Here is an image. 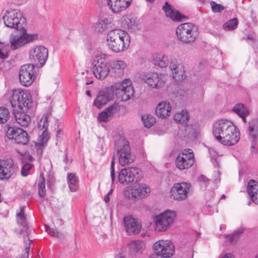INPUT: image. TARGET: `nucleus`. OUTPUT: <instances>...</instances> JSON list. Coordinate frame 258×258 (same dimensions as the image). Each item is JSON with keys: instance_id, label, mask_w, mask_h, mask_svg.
Segmentation results:
<instances>
[{"instance_id": "f257e3e1", "label": "nucleus", "mask_w": 258, "mask_h": 258, "mask_svg": "<svg viewBox=\"0 0 258 258\" xmlns=\"http://www.w3.org/2000/svg\"><path fill=\"white\" fill-rule=\"evenodd\" d=\"M10 102L13 107L18 108V109H15L13 111L17 122L22 126H27L31 119L30 116L27 115L25 111L31 107L32 103L30 93L21 89L14 90Z\"/></svg>"}, {"instance_id": "f03ea898", "label": "nucleus", "mask_w": 258, "mask_h": 258, "mask_svg": "<svg viewBox=\"0 0 258 258\" xmlns=\"http://www.w3.org/2000/svg\"><path fill=\"white\" fill-rule=\"evenodd\" d=\"M213 134L216 140L225 146H233L240 139L238 128L226 119L219 120L214 124Z\"/></svg>"}, {"instance_id": "7ed1b4c3", "label": "nucleus", "mask_w": 258, "mask_h": 258, "mask_svg": "<svg viewBox=\"0 0 258 258\" xmlns=\"http://www.w3.org/2000/svg\"><path fill=\"white\" fill-rule=\"evenodd\" d=\"M107 40L109 48L115 53L126 49L131 43V37L128 33L119 29L109 31Z\"/></svg>"}, {"instance_id": "20e7f679", "label": "nucleus", "mask_w": 258, "mask_h": 258, "mask_svg": "<svg viewBox=\"0 0 258 258\" xmlns=\"http://www.w3.org/2000/svg\"><path fill=\"white\" fill-rule=\"evenodd\" d=\"M176 34L177 38L182 43L189 44L194 42L197 39L198 35V28L193 23H183L177 27Z\"/></svg>"}, {"instance_id": "39448f33", "label": "nucleus", "mask_w": 258, "mask_h": 258, "mask_svg": "<svg viewBox=\"0 0 258 258\" xmlns=\"http://www.w3.org/2000/svg\"><path fill=\"white\" fill-rule=\"evenodd\" d=\"M115 149L119 155V162L121 166L128 165L135 161V157L132 155L128 142L123 138H120L115 142Z\"/></svg>"}, {"instance_id": "423d86ee", "label": "nucleus", "mask_w": 258, "mask_h": 258, "mask_svg": "<svg viewBox=\"0 0 258 258\" xmlns=\"http://www.w3.org/2000/svg\"><path fill=\"white\" fill-rule=\"evenodd\" d=\"M114 88L117 98L121 101H127L134 96V89L130 79H125L121 83L114 85Z\"/></svg>"}, {"instance_id": "0eeeda50", "label": "nucleus", "mask_w": 258, "mask_h": 258, "mask_svg": "<svg viewBox=\"0 0 258 258\" xmlns=\"http://www.w3.org/2000/svg\"><path fill=\"white\" fill-rule=\"evenodd\" d=\"M5 25L11 28L18 30L25 29V19L22 15L16 10L7 11L3 16Z\"/></svg>"}, {"instance_id": "6e6552de", "label": "nucleus", "mask_w": 258, "mask_h": 258, "mask_svg": "<svg viewBox=\"0 0 258 258\" xmlns=\"http://www.w3.org/2000/svg\"><path fill=\"white\" fill-rule=\"evenodd\" d=\"M143 177L141 170L137 167L124 168L119 173L118 179L123 185L139 181Z\"/></svg>"}, {"instance_id": "1a4fd4ad", "label": "nucleus", "mask_w": 258, "mask_h": 258, "mask_svg": "<svg viewBox=\"0 0 258 258\" xmlns=\"http://www.w3.org/2000/svg\"><path fill=\"white\" fill-rule=\"evenodd\" d=\"M18 34L14 35L11 34L10 38L11 48L13 50L17 49L26 44L38 39V34H28L25 29L19 30Z\"/></svg>"}, {"instance_id": "9d476101", "label": "nucleus", "mask_w": 258, "mask_h": 258, "mask_svg": "<svg viewBox=\"0 0 258 258\" xmlns=\"http://www.w3.org/2000/svg\"><path fill=\"white\" fill-rule=\"evenodd\" d=\"M48 56V50L42 45H37L29 51V58L31 62L37 67H42L46 62Z\"/></svg>"}, {"instance_id": "9b49d317", "label": "nucleus", "mask_w": 258, "mask_h": 258, "mask_svg": "<svg viewBox=\"0 0 258 258\" xmlns=\"http://www.w3.org/2000/svg\"><path fill=\"white\" fill-rule=\"evenodd\" d=\"M175 217V212L169 210L156 216V230L158 231H165L173 224Z\"/></svg>"}, {"instance_id": "f8f14e48", "label": "nucleus", "mask_w": 258, "mask_h": 258, "mask_svg": "<svg viewBox=\"0 0 258 258\" xmlns=\"http://www.w3.org/2000/svg\"><path fill=\"white\" fill-rule=\"evenodd\" d=\"M150 187L144 183H140L131 188L127 187L124 191V196L128 199L139 200L148 196Z\"/></svg>"}, {"instance_id": "ddd939ff", "label": "nucleus", "mask_w": 258, "mask_h": 258, "mask_svg": "<svg viewBox=\"0 0 258 258\" xmlns=\"http://www.w3.org/2000/svg\"><path fill=\"white\" fill-rule=\"evenodd\" d=\"M195 162L194 155L190 149L181 151L175 160V165L180 170L186 169L191 167Z\"/></svg>"}, {"instance_id": "4468645a", "label": "nucleus", "mask_w": 258, "mask_h": 258, "mask_svg": "<svg viewBox=\"0 0 258 258\" xmlns=\"http://www.w3.org/2000/svg\"><path fill=\"white\" fill-rule=\"evenodd\" d=\"M153 249L157 255L165 258L171 256L174 254L175 250L172 242L163 240L156 241L154 244Z\"/></svg>"}, {"instance_id": "2eb2a0df", "label": "nucleus", "mask_w": 258, "mask_h": 258, "mask_svg": "<svg viewBox=\"0 0 258 258\" xmlns=\"http://www.w3.org/2000/svg\"><path fill=\"white\" fill-rule=\"evenodd\" d=\"M6 133L8 137L14 140L17 144L26 145L29 142V138L27 133L21 128L8 126Z\"/></svg>"}, {"instance_id": "dca6fc26", "label": "nucleus", "mask_w": 258, "mask_h": 258, "mask_svg": "<svg viewBox=\"0 0 258 258\" xmlns=\"http://www.w3.org/2000/svg\"><path fill=\"white\" fill-rule=\"evenodd\" d=\"M34 66L26 64L21 67L19 72V79L21 84L24 86H29L35 79Z\"/></svg>"}, {"instance_id": "f3484780", "label": "nucleus", "mask_w": 258, "mask_h": 258, "mask_svg": "<svg viewBox=\"0 0 258 258\" xmlns=\"http://www.w3.org/2000/svg\"><path fill=\"white\" fill-rule=\"evenodd\" d=\"M191 184L187 182L175 183L171 188V197L177 201H183L187 198Z\"/></svg>"}, {"instance_id": "a211bd4d", "label": "nucleus", "mask_w": 258, "mask_h": 258, "mask_svg": "<svg viewBox=\"0 0 258 258\" xmlns=\"http://www.w3.org/2000/svg\"><path fill=\"white\" fill-rule=\"evenodd\" d=\"M110 62L103 59L102 56L94 64L93 73L96 78L100 80L104 79L109 74L110 70Z\"/></svg>"}, {"instance_id": "6ab92c4d", "label": "nucleus", "mask_w": 258, "mask_h": 258, "mask_svg": "<svg viewBox=\"0 0 258 258\" xmlns=\"http://www.w3.org/2000/svg\"><path fill=\"white\" fill-rule=\"evenodd\" d=\"M48 117V115L47 114H43L38 122V128L39 135L38 140V144L42 147L45 145L50 138L49 134L47 132V128L49 125Z\"/></svg>"}, {"instance_id": "aec40b11", "label": "nucleus", "mask_w": 258, "mask_h": 258, "mask_svg": "<svg viewBox=\"0 0 258 258\" xmlns=\"http://www.w3.org/2000/svg\"><path fill=\"white\" fill-rule=\"evenodd\" d=\"M148 86L153 88H160L163 87L166 82V76L163 74L154 72L145 75L143 78Z\"/></svg>"}, {"instance_id": "412c9836", "label": "nucleus", "mask_w": 258, "mask_h": 258, "mask_svg": "<svg viewBox=\"0 0 258 258\" xmlns=\"http://www.w3.org/2000/svg\"><path fill=\"white\" fill-rule=\"evenodd\" d=\"M15 172L13 161L8 159L0 161V179L8 180Z\"/></svg>"}, {"instance_id": "4be33fe9", "label": "nucleus", "mask_w": 258, "mask_h": 258, "mask_svg": "<svg viewBox=\"0 0 258 258\" xmlns=\"http://www.w3.org/2000/svg\"><path fill=\"white\" fill-rule=\"evenodd\" d=\"M125 228L129 235L138 234L141 229L142 226L140 221L131 216H125L123 218Z\"/></svg>"}, {"instance_id": "5701e85b", "label": "nucleus", "mask_w": 258, "mask_h": 258, "mask_svg": "<svg viewBox=\"0 0 258 258\" xmlns=\"http://www.w3.org/2000/svg\"><path fill=\"white\" fill-rule=\"evenodd\" d=\"M132 0H106L109 9L113 13H118L126 10L131 5Z\"/></svg>"}, {"instance_id": "b1692460", "label": "nucleus", "mask_w": 258, "mask_h": 258, "mask_svg": "<svg viewBox=\"0 0 258 258\" xmlns=\"http://www.w3.org/2000/svg\"><path fill=\"white\" fill-rule=\"evenodd\" d=\"M169 67L175 80L178 81L185 78L183 66L179 63L176 59L171 60Z\"/></svg>"}, {"instance_id": "393cba45", "label": "nucleus", "mask_w": 258, "mask_h": 258, "mask_svg": "<svg viewBox=\"0 0 258 258\" xmlns=\"http://www.w3.org/2000/svg\"><path fill=\"white\" fill-rule=\"evenodd\" d=\"M112 96L113 93L111 90L100 91L94 101V105L100 108L110 101Z\"/></svg>"}, {"instance_id": "a878e982", "label": "nucleus", "mask_w": 258, "mask_h": 258, "mask_svg": "<svg viewBox=\"0 0 258 258\" xmlns=\"http://www.w3.org/2000/svg\"><path fill=\"white\" fill-rule=\"evenodd\" d=\"M166 17L170 18L173 21H180L184 17L182 15L180 14L177 10L174 9L171 5L167 2L163 7Z\"/></svg>"}, {"instance_id": "bb28decb", "label": "nucleus", "mask_w": 258, "mask_h": 258, "mask_svg": "<svg viewBox=\"0 0 258 258\" xmlns=\"http://www.w3.org/2000/svg\"><path fill=\"white\" fill-rule=\"evenodd\" d=\"M152 63L161 68L167 67L169 63V60L167 55L162 53H154L152 57Z\"/></svg>"}, {"instance_id": "cd10ccee", "label": "nucleus", "mask_w": 258, "mask_h": 258, "mask_svg": "<svg viewBox=\"0 0 258 258\" xmlns=\"http://www.w3.org/2000/svg\"><path fill=\"white\" fill-rule=\"evenodd\" d=\"M171 106L169 102H162L158 104L156 109V113L159 117L165 118L170 113Z\"/></svg>"}, {"instance_id": "c85d7f7f", "label": "nucleus", "mask_w": 258, "mask_h": 258, "mask_svg": "<svg viewBox=\"0 0 258 258\" xmlns=\"http://www.w3.org/2000/svg\"><path fill=\"white\" fill-rule=\"evenodd\" d=\"M247 190L252 202L258 204V182L250 180L248 183Z\"/></svg>"}, {"instance_id": "c756f323", "label": "nucleus", "mask_w": 258, "mask_h": 258, "mask_svg": "<svg viewBox=\"0 0 258 258\" xmlns=\"http://www.w3.org/2000/svg\"><path fill=\"white\" fill-rule=\"evenodd\" d=\"M247 132L250 140L258 139V119H252L248 122Z\"/></svg>"}, {"instance_id": "7c9ffc66", "label": "nucleus", "mask_w": 258, "mask_h": 258, "mask_svg": "<svg viewBox=\"0 0 258 258\" xmlns=\"http://www.w3.org/2000/svg\"><path fill=\"white\" fill-rule=\"evenodd\" d=\"M145 244L142 240H134L128 244L130 251L133 253H142Z\"/></svg>"}, {"instance_id": "2f4dec72", "label": "nucleus", "mask_w": 258, "mask_h": 258, "mask_svg": "<svg viewBox=\"0 0 258 258\" xmlns=\"http://www.w3.org/2000/svg\"><path fill=\"white\" fill-rule=\"evenodd\" d=\"M189 116L188 112L185 110H182L180 112H177L174 116V119L176 122L181 124H185L188 121Z\"/></svg>"}, {"instance_id": "473e14b6", "label": "nucleus", "mask_w": 258, "mask_h": 258, "mask_svg": "<svg viewBox=\"0 0 258 258\" xmlns=\"http://www.w3.org/2000/svg\"><path fill=\"white\" fill-rule=\"evenodd\" d=\"M25 207H21L20 212L16 215L17 221L19 225L24 228L27 229L28 224L26 220V215L24 213Z\"/></svg>"}, {"instance_id": "72a5a7b5", "label": "nucleus", "mask_w": 258, "mask_h": 258, "mask_svg": "<svg viewBox=\"0 0 258 258\" xmlns=\"http://www.w3.org/2000/svg\"><path fill=\"white\" fill-rule=\"evenodd\" d=\"M68 183L71 191H76L78 188V180L73 173H70L68 176Z\"/></svg>"}, {"instance_id": "f704fd0d", "label": "nucleus", "mask_w": 258, "mask_h": 258, "mask_svg": "<svg viewBox=\"0 0 258 258\" xmlns=\"http://www.w3.org/2000/svg\"><path fill=\"white\" fill-rule=\"evenodd\" d=\"M232 110L239 116L244 115H249V112L247 108L242 103L235 105Z\"/></svg>"}, {"instance_id": "c9c22d12", "label": "nucleus", "mask_w": 258, "mask_h": 258, "mask_svg": "<svg viewBox=\"0 0 258 258\" xmlns=\"http://www.w3.org/2000/svg\"><path fill=\"white\" fill-rule=\"evenodd\" d=\"M110 64L111 66L110 69H111L114 73H120L125 67V63L121 60L113 61L110 62Z\"/></svg>"}, {"instance_id": "e433bc0d", "label": "nucleus", "mask_w": 258, "mask_h": 258, "mask_svg": "<svg viewBox=\"0 0 258 258\" xmlns=\"http://www.w3.org/2000/svg\"><path fill=\"white\" fill-rule=\"evenodd\" d=\"M135 23V20L128 16H124L121 19V26L124 29H132Z\"/></svg>"}, {"instance_id": "4c0bfd02", "label": "nucleus", "mask_w": 258, "mask_h": 258, "mask_svg": "<svg viewBox=\"0 0 258 258\" xmlns=\"http://www.w3.org/2000/svg\"><path fill=\"white\" fill-rule=\"evenodd\" d=\"M108 24L107 19L99 20L95 24V30L97 32H102L108 28Z\"/></svg>"}, {"instance_id": "58836bf2", "label": "nucleus", "mask_w": 258, "mask_h": 258, "mask_svg": "<svg viewBox=\"0 0 258 258\" xmlns=\"http://www.w3.org/2000/svg\"><path fill=\"white\" fill-rule=\"evenodd\" d=\"M238 23V21L236 18L232 19L223 24V28L225 31H232L237 28Z\"/></svg>"}, {"instance_id": "ea45409f", "label": "nucleus", "mask_w": 258, "mask_h": 258, "mask_svg": "<svg viewBox=\"0 0 258 258\" xmlns=\"http://www.w3.org/2000/svg\"><path fill=\"white\" fill-rule=\"evenodd\" d=\"M142 119L146 127L150 128L155 122V118L151 114H146L142 116Z\"/></svg>"}, {"instance_id": "a19ab883", "label": "nucleus", "mask_w": 258, "mask_h": 258, "mask_svg": "<svg viewBox=\"0 0 258 258\" xmlns=\"http://www.w3.org/2000/svg\"><path fill=\"white\" fill-rule=\"evenodd\" d=\"M185 136L188 138H195L198 133L196 125H187L184 127Z\"/></svg>"}, {"instance_id": "79ce46f5", "label": "nucleus", "mask_w": 258, "mask_h": 258, "mask_svg": "<svg viewBox=\"0 0 258 258\" xmlns=\"http://www.w3.org/2000/svg\"><path fill=\"white\" fill-rule=\"evenodd\" d=\"M10 117L9 109L6 107H0V123L4 124L7 122Z\"/></svg>"}, {"instance_id": "37998d69", "label": "nucleus", "mask_w": 258, "mask_h": 258, "mask_svg": "<svg viewBox=\"0 0 258 258\" xmlns=\"http://www.w3.org/2000/svg\"><path fill=\"white\" fill-rule=\"evenodd\" d=\"M242 232L243 229L239 228L236 231H235L233 234L227 235L226 239L229 242H234L237 240Z\"/></svg>"}, {"instance_id": "c03bdc74", "label": "nucleus", "mask_w": 258, "mask_h": 258, "mask_svg": "<svg viewBox=\"0 0 258 258\" xmlns=\"http://www.w3.org/2000/svg\"><path fill=\"white\" fill-rule=\"evenodd\" d=\"M8 45L0 42V58L4 59L8 57Z\"/></svg>"}, {"instance_id": "a18cd8bd", "label": "nucleus", "mask_w": 258, "mask_h": 258, "mask_svg": "<svg viewBox=\"0 0 258 258\" xmlns=\"http://www.w3.org/2000/svg\"><path fill=\"white\" fill-rule=\"evenodd\" d=\"M105 110L112 117L117 111L119 110L118 104L116 102H114L112 104L108 106Z\"/></svg>"}, {"instance_id": "49530a36", "label": "nucleus", "mask_w": 258, "mask_h": 258, "mask_svg": "<svg viewBox=\"0 0 258 258\" xmlns=\"http://www.w3.org/2000/svg\"><path fill=\"white\" fill-rule=\"evenodd\" d=\"M33 167V165L30 163H25L22 167L21 173L23 176L26 177L30 174V170Z\"/></svg>"}, {"instance_id": "de8ad7c7", "label": "nucleus", "mask_w": 258, "mask_h": 258, "mask_svg": "<svg viewBox=\"0 0 258 258\" xmlns=\"http://www.w3.org/2000/svg\"><path fill=\"white\" fill-rule=\"evenodd\" d=\"M111 118V116L105 109L98 114V118L100 121L107 122Z\"/></svg>"}, {"instance_id": "09e8293b", "label": "nucleus", "mask_w": 258, "mask_h": 258, "mask_svg": "<svg viewBox=\"0 0 258 258\" xmlns=\"http://www.w3.org/2000/svg\"><path fill=\"white\" fill-rule=\"evenodd\" d=\"M212 10L214 13H219L224 9L223 6L218 4L215 2H211L210 3Z\"/></svg>"}, {"instance_id": "8fccbe9b", "label": "nucleus", "mask_w": 258, "mask_h": 258, "mask_svg": "<svg viewBox=\"0 0 258 258\" xmlns=\"http://www.w3.org/2000/svg\"><path fill=\"white\" fill-rule=\"evenodd\" d=\"M115 157L113 156L111 163V167H110V176L111 178L112 182L113 183L115 180Z\"/></svg>"}, {"instance_id": "3c124183", "label": "nucleus", "mask_w": 258, "mask_h": 258, "mask_svg": "<svg viewBox=\"0 0 258 258\" xmlns=\"http://www.w3.org/2000/svg\"><path fill=\"white\" fill-rule=\"evenodd\" d=\"M198 181L205 187L209 184V179L204 175H201L199 176Z\"/></svg>"}, {"instance_id": "603ef678", "label": "nucleus", "mask_w": 258, "mask_h": 258, "mask_svg": "<svg viewBox=\"0 0 258 258\" xmlns=\"http://www.w3.org/2000/svg\"><path fill=\"white\" fill-rule=\"evenodd\" d=\"M39 195L41 197H44L45 195V185H38Z\"/></svg>"}, {"instance_id": "864d4df0", "label": "nucleus", "mask_w": 258, "mask_h": 258, "mask_svg": "<svg viewBox=\"0 0 258 258\" xmlns=\"http://www.w3.org/2000/svg\"><path fill=\"white\" fill-rule=\"evenodd\" d=\"M46 231L50 235L53 236L56 230L55 228H50L48 226L45 227Z\"/></svg>"}, {"instance_id": "5fc2aeb1", "label": "nucleus", "mask_w": 258, "mask_h": 258, "mask_svg": "<svg viewBox=\"0 0 258 258\" xmlns=\"http://www.w3.org/2000/svg\"><path fill=\"white\" fill-rule=\"evenodd\" d=\"M30 241L29 242L28 244H26L25 246V253H24V254L22 255V258H28L29 251L30 250Z\"/></svg>"}, {"instance_id": "6e6d98bb", "label": "nucleus", "mask_w": 258, "mask_h": 258, "mask_svg": "<svg viewBox=\"0 0 258 258\" xmlns=\"http://www.w3.org/2000/svg\"><path fill=\"white\" fill-rule=\"evenodd\" d=\"M53 236L59 238L60 240H63L64 238V236L63 235V234L62 233H60L57 229L55 231V232Z\"/></svg>"}, {"instance_id": "4d7b16f0", "label": "nucleus", "mask_w": 258, "mask_h": 258, "mask_svg": "<svg viewBox=\"0 0 258 258\" xmlns=\"http://www.w3.org/2000/svg\"><path fill=\"white\" fill-rule=\"evenodd\" d=\"M45 180L42 173H41L39 176L38 185H45Z\"/></svg>"}, {"instance_id": "13d9d810", "label": "nucleus", "mask_w": 258, "mask_h": 258, "mask_svg": "<svg viewBox=\"0 0 258 258\" xmlns=\"http://www.w3.org/2000/svg\"><path fill=\"white\" fill-rule=\"evenodd\" d=\"M210 154L211 155L215 158V162L217 163V159L216 157H217V153L214 151V149H210L209 150Z\"/></svg>"}, {"instance_id": "bf43d9fd", "label": "nucleus", "mask_w": 258, "mask_h": 258, "mask_svg": "<svg viewBox=\"0 0 258 258\" xmlns=\"http://www.w3.org/2000/svg\"><path fill=\"white\" fill-rule=\"evenodd\" d=\"M251 141V149H255V145L256 144V142H257V140H250Z\"/></svg>"}, {"instance_id": "052dcab7", "label": "nucleus", "mask_w": 258, "mask_h": 258, "mask_svg": "<svg viewBox=\"0 0 258 258\" xmlns=\"http://www.w3.org/2000/svg\"><path fill=\"white\" fill-rule=\"evenodd\" d=\"M221 258H234L233 255L231 253H226Z\"/></svg>"}, {"instance_id": "680f3d73", "label": "nucleus", "mask_w": 258, "mask_h": 258, "mask_svg": "<svg viewBox=\"0 0 258 258\" xmlns=\"http://www.w3.org/2000/svg\"><path fill=\"white\" fill-rule=\"evenodd\" d=\"M248 115H242V116H240V117L242 118V120L243 121V122L244 123H246V117L248 116Z\"/></svg>"}, {"instance_id": "e2e57ef3", "label": "nucleus", "mask_w": 258, "mask_h": 258, "mask_svg": "<svg viewBox=\"0 0 258 258\" xmlns=\"http://www.w3.org/2000/svg\"><path fill=\"white\" fill-rule=\"evenodd\" d=\"M109 196L107 194L104 197V201L106 203H107L109 201Z\"/></svg>"}, {"instance_id": "0e129e2a", "label": "nucleus", "mask_w": 258, "mask_h": 258, "mask_svg": "<svg viewBox=\"0 0 258 258\" xmlns=\"http://www.w3.org/2000/svg\"><path fill=\"white\" fill-rule=\"evenodd\" d=\"M112 192H113V189H111L108 192L107 195H108L109 196L111 195L112 194Z\"/></svg>"}, {"instance_id": "69168bd1", "label": "nucleus", "mask_w": 258, "mask_h": 258, "mask_svg": "<svg viewBox=\"0 0 258 258\" xmlns=\"http://www.w3.org/2000/svg\"><path fill=\"white\" fill-rule=\"evenodd\" d=\"M61 131L60 130H58V131H57V135H56V136H57V137H59V135L61 134Z\"/></svg>"}, {"instance_id": "338daca9", "label": "nucleus", "mask_w": 258, "mask_h": 258, "mask_svg": "<svg viewBox=\"0 0 258 258\" xmlns=\"http://www.w3.org/2000/svg\"><path fill=\"white\" fill-rule=\"evenodd\" d=\"M147 2L150 3H153L155 0H146Z\"/></svg>"}, {"instance_id": "774afa93", "label": "nucleus", "mask_w": 258, "mask_h": 258, "mask_svg": "<svg viewBox=\"0 0 258 258\" xmlns=\"http://www.w3.org/2000/svg\"><path fill=\"white\" fill-rule=\"evenodd\" d=\"M86 94L89 96L91 95L90 92L89 91H86Z\"/></svg>"}]
</instances>
